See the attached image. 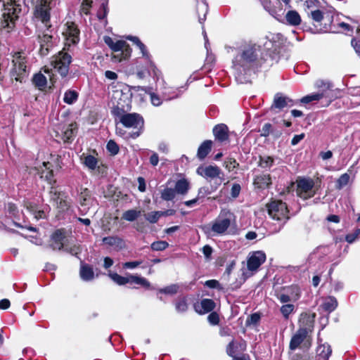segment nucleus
I'll return each mask as SVG.
<instances>
[{
  "label": "nucleus",
  "mask_w": 360,
  "mask_h": 360,
  "mask_svg": "<svg viewBox=\"0 0 360 360\" xmlns=\"http://www.w3.org/2000/svg\"><path fill=\"white\" fill-rule=\"evenodd\" d=\"M226 49L229 53L234 52L231 68L236 82L239 84L250 82L263 64L261 46L252 41L243 40Z\"/></svg>",
  "instance_id": "nucleus-1"
},
{
  "label": "nucleus",
  "mask_w": 360,
  "mask_h": 360,
  "mask_svg": "<svg viewBox=\"0 0 360 360\" xmlns=\"http://www.w3.org/2000/svg\"><path fill=\"white\" fill-rule=\"evenodd\" d=\"M266 210L269 217L278 221V226H275L272 233L279 232L289 219V211L286 203L281 200H272L266 204Z\"/></svg>",
  "instance_id": "nucleus-2"
},
{
  "label": "nucleus",
  "mask_w": 360,
  "mask_h": 360,
  "mask_svg": "<svg viewBox=\"0 0 360 360\" xmlns=\"http://www.w3.org/2000/svg\"><path fill=\"white\" fill-rule=\"evenodd\" d=\"M266 39L264 46L269 52L270 65H272L279 61L281 50L285 43V39L281 33H269L266 36Z\"/></svg>",
  "instance_id": "nucleus-3"
},
{
  "label": "nucleus",
  "mask_w": 360,
  "mask_h": 360,
  "mask_svg": "<svg viewBox=\"0 0 360 360\" xmlns=\"http://www.w3.org/2000/svg\"><path fill=\"white\" fill-rule=\"evenodd\" d=\"M120 123L126 128H133L136 131L129 132L127 138L136 139L143 132L144 127L143 117L139 113H127L120 119Z\"/></svg>",
  "instance_id": "nucleus-4"
},
{
  "label": "nucleus",
  "mask_w": 360,
  "mask_h": 360,
  "mask_svg": "<svg viewBox=\"0 0 360 360\" xmlns=\"http://www.w3.org/2000/svg\"><path fill=\"white\" fill-rule=\"evenodd\" d=\"M235 216L230 210L223 209L219 216L213 221L211 226V231L215 235H224L230 227L231 221L234 220Z\"/></svg>",
  "instance_id": "nucleus-5"
},
{
  "label": "nucleus",
  "mask_w": 360,
  "mask_h": 360,
  "mask_svg": "<svg viewBox=\"0 0 360 360\" xmlns=\"http://www.w3.org/2000/svg\"><path fill=\"white\" fill-rule=\"evenodd\" d=\"M307 323L305 325L300 326L298 330L291 337L289 349L295 351L307 340L309 333L313 328V320L309 316H306Z\"/></svg>",
  "instance_id": "nucleus-6"
},
{
  "label": "nucleus",
  "mask_w": 360,
  "mask_h": 360,
  "mask_svg": "<svg viewBox=\"0 0 360 360\" xmlns=\"http://www.w3.org/2000/svg\"><path fill=\"white\" fill-rule=\"evenodd\" d=\"M72 63V56L63 51H60L53 56L51 64L62 77H65L69 72L70 65Z\"/></svg>",
  "instance_id": "nucleus-7"
},
{
  "label": "nucleus",
  "mask_w": 360,
  "mask_h": 360,
  "mask_svg": "<svg viewBox=\"0 0 360 360\" xmlns=\"http://www.w3.org/2000/svg\"><path fill=\"white\" fill-rule=\"evenodd\" d=\"M319 89V94L321 95V99L326 98V105H328L333 100L338 98L340 91L338 89H333V84L328 81L318 80L315 84Z\"/></svg>",
  "instance_id": "nucleus-8"
},
{
  "label": "nucleus",
  "mask_w": 360,
  "mask_h": 360,
  "mask_svg": "<svg viewBox=\"0 0 360 360\" xmlns=\"http://www.w3.org/2000/svg\"><path fill=\"white\" fill-rule=\"evenodd\" d=\"M112 51L115 52L112 58L115 62H121L129 58L131 53V49L126 41L117 40L113 44Z\"/></svg>",
  "instance_id": "nucleus-9"
},
{
  "label": "nucleus",
  "mask_w": 360,
  "mask_h": 360,
  "mask_svg": "<svg viewBox=\"0 0 360 360\" xmlns=\"http://www.w3.org/2000/svg\"><path fill=\"white\" fill-rule=\"evenodd\" d=\"M300 296V287L297 285H292L284 287L282 292L278 295L277 298L281 303H288L297 301Z\"/></svg>",
  "instance_id": "nucleus-10"
},
{
  "label": "nucleus",
  "mask_w": 360,
  "mask_h": 360,
  "mask_svg": "<svg viewBox=\"0 0 360 360\" xmlns=\"http://www.w3.org/2000/svg\"><path fill=\"white\" fill-rule=\"evenodd\" d=\"M51 7L46 1L41 0L35 7L34 16L49 29L50 25Z\"/></svg>",
  "instance_id": "nucleus-11"
},
{
  "label": "nucleus",
  "mask_w": 360,
  "mask_h": 360,
  "mask_svg": "<svg viewBox=\"0 0 360 360\" xmlns=\"http://www.w3.org/2000/svg\"><path fill=\"white\" fill-rule=\"evenodd\" d=\"M13 68L11 70V77L20 83H22L27 77V66L24 58L18 57L13 60Z\"/></svg>",
  "instance_id": "nucleus-12"
},
{
  "label": "nucleus",
  "mask_w": 360,
  "mask_h": 360,
  "mask_svg": "<svg viewBox=\"0 0 360 360\" xmlns=\"http://www.w3.org/2000/svg\"><path fill=\"white\" fill-rule=\"evenodd\" d=\"M314 187V181L309 178H302L297 181V193L298 195L303 199L312 198L315 195L313 191Z\"/></svg>",
  "instance_id": "nucleus-13"
},
{
  "label": "nucleus",
  "mask_w": 360,
  "mask_h": 360,
  "mask_svg": "<svg viewBox=\"0 0 360 360\" xmlns=\"http://www.w3.org/2000/svg\"><path fill=\"white\" fill-rule=\"evenodd\" d=\"M138 48L140 49L141 53L142 54L143 58L145 60L146 63H148V72L150 74V70L153 72V79L155 80H159L162 77L161 71L156 67L153 61L152 60L151 55L147 50L146 46L142 42L138 45Z\"/></svg>",
  "instance_id": "nucleus-14"
},
{
  "label": "nucleus",
  "mask_w": 360,
  "mask_h": 360,
  "mask_svg": "<svg viewBox=\"0 0 360 360\" xmlns=\"http://www.w3.org/2000/svg\"><path fill=\"white\" fill-rule=\"evenodd\" d=\"M67 28L64 32L66 39V44L68 46L75 45L79 41L80 31L75 22H67Z\"/></svg>",
  "instance_id": "nucleus-15"
},
{
  "label": "nucleus",
  "mask_w": 360,
  "mask_h": 360,
  "mask_svg": "<svg viewBox=\"0 0 360 360\" xmlns=\"http://www.w3.org/2000/svg\"><path fill=\"white\" fill-rule=\"evenodd\" d=\"M297 103V101L292 100L281 93H277L274 96V102L271 108L272 109L276 108L281 110L284 108H291Z\"/></svg>",
  "instance_id": "nucleus-16"
},
{
  "label": "nucleus",
  "mask_w": 360,
  "mask_h": 360,
  "mask_svg": "<svg viewBox=\"0 0 360 360\" xmlns=\"http://www.w3.org/2000/svg\"><path fill=\"white\" fill-rule=\"evenodd\" d=\"M197 174L207 181H210L214 178H220V175L223 174L221 169L217 166L208 165L205 167H198Z\"/></svg>",
  "instance_id": "nucleus-17"
},
{
  "label": "nucleus",
  "mask_w": 360,
  "mask_h": 360,
  "mask_svg": "<svg viewBox=\"0 0 360 360\" xmlns=\"http://www.w3.org/2000/svg\"><path fill=\"white\" fill-rule=\"evenodd\" d=\"M266 260V255L263 251H256L248 259V269L250 271L257 270Z\"/></svg>",
  "instance_id": "nucleus-18"
},
{
  "label": "nucleus",
  "mask_w": 360,
  "mask_h": 360,
  "mask_svg": "<svg viewBox=\"0 0 360 360\" xmlns=\"http://www.w3.org/2000/svg\"><path fill=\"white\" fill-rule=\"evenodd\" d=\"M38 41L40 44L39 54L45 56L49 54L50 49L53 47V37L49 34H43L38 36Z\"/></svg>",
  "instance_id": "nucleus-19"
},
{
  "label": "nucleus",
  "mask_w": 360,
  "mask_h": 360,
  "mask_svg": "<svg viewBox=\"0 0 360 360\" xmlns=\"http://www.w3.org/2000/svg\"><path fill=\"white\" fill-rule=\"evenodd\" d=\"M212 132L215 140L219 142H224L229 140V129L224 124H219L214 126Z\"/></svg>",
  "instance_id": "nucleus-20"
},
{
  "label": "nucleus",
  "mask_w": 360,
  "mask_h": 360,
  "mask_svg": "<svg viewBox=\"0 0 360 360\" xmlns=\"http://www.w3.org/2000/svg\"><path fill=\"white\" fill-rule=\"evenodd\" d=\"M65 232L62 229L55 231L51 235V248L56 250H61L63 248V240L65 239Z\"/></svg>",
  "instance_id": "nucleus-21"
},
{
  "label": "nucleus",
  "mask_w": 360,
  "mask_h": 360,
  "mask_svg": "<svg viewBox=\"0 0 360 360\" xmlns=\"http://www.w3.org/2000/svg\"><path fill=\"white\" fill-rule=\"evenodd\" d=\"M103 243L115 250L119 251L125 248L124 240L118 236H106L102 239Z\"/></svg>",
  "instance_id": "nucleus-22"
},
{
  "label": "nucleus",
  "mask_w": 360,
  "mask_h": 360,
  "mask_svg": "<svg viewBox=\"0 0 360 360\" xmlns=\"http://www.w3.org/2000/svg\"><path fill=\"white\" fill-rule=\"evenodd\" d=\"M215 306V302L212 300L205 298L200 301V305L195 306V309L198 313L202 314L212 311Z\"/></svg>",
  "instance_id": "nucleus-23"
},
{
  "label": "nucleus",
  "mask_w": 360,
  "mask_h": 360,
  "mask_svg": "<svg viewBox=\"0 0 360 360\" xmlns=\"http://www.w3.org/2000/svg\"><path fill=\"white\" fill-rule=\"evenodd\" d=\"M79 275L82 281H90L94 278V271L93 268L83 261H81Z\"/></svg>",
  "instance_id": "nucleus-24"
},
{
  "label": "nucleus",
  "mask_w": 360,
  "mask_h": 360,
  "mask_svg": "<svg viewBox=\"0 0 360 360\" xmlns=\"http://www.w3.org/2000/svg\"><path fill=\"white\" fill-rule=\"evenodd\" d=\"M51 163L49 162H44L41 169V178L46 181L50 185H54L56 180L53 179V171L50 169Z\"/></svg>",
  "instance_id": "nucleus-25"
},
{
  "label": "nucleus",
  "mask_w": 360,
  "mask_h": 360,
  "mask_svg": "<svg viewBox=\"0 0 360 360\" xmlns=\"http://www.w3.org/2000/svg\"><path fill=\"white\" fill-rule=\"evenodd\" d=\"M253 184L258 188H264L271 184V176L269 174H261L255 176Z\"/></svg>",
  "instance_id": "nucleus-26"
},
{
  "label": "nucleus",
  "mask_w": 360,
  "mask_h": 360,
  "mask_svg": "<svg viewBox=\"0 0 360 360\" xmlns=\"http://www.w3.org/2000/svg\"><path fill=\"white\" fill-rule=\"evenodd\" d=\"M316 353V360H328L332 354L331 347L328 343L321 345L317 347Z\"/></svg>",
  "instance_id": "nucleus-27"
},
{
  "label": "nucleus",
  "mask_w": 360,
  "mask_h": 360,
  "mask_svg": "<svg viewBox=\"0 0 360 360\" xmlns=\"http://www.w3.org/2000/svg\"><path fill=\"white\" fill-rule=\"evenodd\" d=\"M212 146V141L211 140L204 141L198 149V158L200 160H204L211 151Z\"/></svg>",
  "instance_id": "nucleus-28"
},
{
  "label": "nucleus",
  "mask_w": 360,
  "mask_h": 360,
  "mask_svg": "<svg viewBox=\"0 0 360 360\" xmlns=\"http://www.w3.org/2000/svg\"><path fill=\"white\" fill-rule=\"evenodd\" d=\"M174 190L176 194L186 195L190 189V183L186 179H179L175 182Z\"/></svg>",
  "instance_id": "nucleus-29"
},
{
  "label": "nucleus",
  "mask_w": 360,
  "mask_h": 360,
  "mask_svg": "<svg viewBox=\"0 0 360 360\" xmlns=\"http://www.w3.org/2000/svg\"><path fill=\"white\" fill-rule=\"evenodd\" d=\"M172 184L171 181L167 182L165 188L161 191V198L165 201L173 200L176 197V192L174 188L169 186Z\"/></svg>",
  "instance_id": "nucleus-30"
},
{
  "label": "nucleus",
  "mask_w": 360,
  "mask_h": 360,
  "mask_svg": "<svg viewBox=\"0 0 360 360\" xmlns=\"http://www.w3.org/2000/svg\"><path fill=\"white\" fill-rule=\"evenodd\" d=\"M338 307V301L337 299L333 296H329L324 299L321 307L322 309L328 312L331 313L335 311Z\"/></svg>",
  "instance_id": "nucleus-31"
},
{
  "label": "nucleus",
  "mask_w": 360,
  "mask_h": 360,
  "mask_svg": "<svg viewBox=\"0 0 360 360\" xmlns=\"http://www.w3.org/2000/svg\"><path fill=\"white\" fill-rule=\"evenodd\" d=\"M77 131L76 123L69 124L63 131V139L65 142L70 143L75 136Z\"/></svg>",
  "instance_id": "nucleus-32"
},
{
  "label": "nucleus",
  "mask_w": 360,
  "mask_h": 360,
  "mask_svg": "<svg viewBox=\"0 0 360 360\" xmlns=\"http://www.w3.org/2000/svg\"><path fill=\"white\" fill-rule=\"evenodd\" d=\"M285 20L288 25L297 26L301 23V17L300 14L294 10L288 11L285 15Z\"/></svg>",
  "instance_id": "nucleus-33"
},
{
  "label": "nucleus",
  "mask_w": 360,
  "mask_h": 360,
  "mask_svg": "<svg viewBox=\"0 0 360 360\" xmlns=\"http://www.w3.org/2000/svg\"><path fill=\"white\" fill-rule=\"evenodd\" d=\"M82 164L89 170H94L98 165V159L91 155L82 154L81 156Z\"/></svg>",
  "instance_id": "nucleus-34"
},
{
  "label": "nucleus",
  "mask_w": 360,
  "mask_h": 360,
  "mask_svg": "<svg viewBox=\"0 0 360 360\" xmlns=\"http://www.w3.org/2000/svg\"><path fill=\"white\" fill-rule=\"evenodd\" d=\"M3 18L4 20V27L8 30L13 29L15 25V20L17 18V16L15 15L14 12H11V9H9L7 12H4L3 13Z\"/></svg>",
  "instance_id": "nucleus-35"
},
{
  "label": "nucleus",
  "mask_w": 360,
  "mask_h": 360,
  "mask_svg": "<svg viewBox=\"0 0 360 360\" xmlns=\"http://www.w3.org/2000/svg\"><path fill=\"white\" fill-rule=\"evenodd\" d=\"M32 81L33 84L40 90L45 88L47 84L46 77L41 72L34 74Z\"/></svg>",
  "instance_id": "nucleus-36"
},
{
  "label": "nucleus",
  "mask_w": 360,
  "mask_h": 360,
  "mask_svg": "<svg viewBox=\"0 0 360 360\" xmlns=\"http://www.w3.org/2000/svg\"><path fill=\"white\" fill-rule=\"evenodd\" d=\"M175 309L179 313L186 312L188 309V300L186 297H179L174 302Z\"/></svg>",
  "instance_id": "nucleus-37"
},
{
  "label": "nucleus",
  "mask_w": 360,
  "mask_h": 360,
  "mask_svg": "<svg viewBox=\"0 0 360 360\" xmlns=\"http://www.w3.org/2000/svg\"><path fill=\"white\" fill-rule=\"evenodd\" d=\"M78 97L79 94L76 91L69 89L65 92L63 101L68 105H72L77 101Z\"/></svg>",
  "instance_id": "nucleus-38"
},
{
  "label": "nucleus",
  "mask_w": 360,
  "mask_h": 360,
  "mask_svg": "<svg viewBox=\"0 0 360 360\" xmlns=\"http://www.w3.org/2000/svg\"><path fill=\"white\" fill-rule=\"evenodd\" d=\"M129 283H136L145 288H149L150 286L149 281L146 278L134 275L129 276Z\"/></svg>",
  "instance_id": "nucleus-39"
},
{
  "label": "nucleus",
  "mask_w": 360,
  "mask_h": 360,
  "mask_svg": "<svg viewBox=\"0 0 360 360\" xmlns=\"http://www.w3.org/2000/svg\"><path fill=\"white\" fill-rule=\"evenodd\" d=\"M274 162V160L272 157L268 155H260L259 157L258 165L265 169H270Z\"/></svg>",
  "instance_id": "nucleus-40"
},
{
  "label": "nucleus",
  "mask_w": 360,
  "mask_h": 360,
  "mask_svg": "<svg viewBox=\"0 0 360 360\" xmlns=\"http://www.w3.org/2000/svg\"><path fill=\"white\" fill-rule=\"evenodd\" d=\"M280 308V311L285 319L288 320L290 314L293 313L295 309V307L293 304L285 303Z\"/></svg>",
  "instance_id": "nucleus-41"
},
{
  "label": "nucleus",
  "mask_w": 360,
  "mask_h": 360,
  "mask_svg": "<svg viewBox=\"0 0 360 360\" xmlns=\"http://www.w3.org/2000/svg\"><path fill=\"white\" fill-rule=\"evenodd\" d=\"M101 6L97 12V17L99 20H103L106 18L108 13V0H101Z\"/></svg>",
  "instance_id": "nucleus-42"
},
{
  "label": "nucleus",
  "mask_w": 360,
  "mask_h": 360,
  "mask_svg": "<svg viewBox=\"0 0 360 360\" xmlns=\"http://www.w3.org/2000/svg\"><path fill=\"white\" fill-rule=\"evenodd\" d=\"M141 214V211L136 210H129L122 214V219L128 221H135Z\"/></svg>",
  "instance_id": "nucleus-43"
},
{
  "label": "nucleus",
  "mask_w": 360,
  "mask_h": 360,
  "mask_svg": "<svg viewBox=\"0 0 360 360\" xmlns=\"http://www.w3.org/2000/svg\"><path fill=\"white\" fill-rule=\"evenodd\" d=\"M109 276L115 283L120 285L129 283V276H122L117 273H110Z\"/></svg>",
  "instance_id": "nucleus-44"
},
{
  "label": "nucleus",
  "mask_w": 360,
  "mask_h": 360,
  "mask_svg": "<svg viewBox=\"0 0 360 360\" xmlns=\"http://www.w3.org/2000/svg\"><path fill=\"white\" fill-rule=\"evenodd\" d=\"M321 99V95L319 94V91L314 94H311L302 97L300 100L297 101L298 103L304 104L309 103L312 101H319Z\"/></svg>",
  "instance_id": "nucleus-45"
},
{
  "label": "nucleus",
  "mask_w": 360,
  "mask_h": 360,
  "mask_svg": "<svg viewBox=\"0 0 360 360\" xmlns=\"http://www.w3.org/2000/svg\"><path fill=\"white\" fill-rule=\"evenodd\" d=\"M112 115L117 119H119L120 122V119L122 117L127 114L125 112L124 108L120 103H117L116 106H114L111 110Z\"/></svg>",
  "instance_id": "nucleus-46"
},
{
  "label": "nucleus",
  "mask_w": 360,
  "mask_h": 360,
  "mask_svg": "<svg viewBox=\"0 0 360 360\" xmlns=\"http://www.w3.org/2000/svg\"><path fill=\"white\" fill-rule=\"evenodd\" d=\"M169 247V243L165 240H158L151 243L150 248L153 251H162Z\"/></svg>",
  "instance_id": "nucleus-47"
},
{
  "label": "nucleus",
  "mask_w": 360,
  "mask_h": 360,
  "mask_svg": "<svg viewBox=\"0 0 360 360\" xmlns=\"http://www.w3.org/2000/svg\"><path fill=\"white\" fill-rule=\"evenodd\" d=\"M350 176L347 173L342 174L336 181V188L338 189H342L346 186L349 181Z\"/></svg>",
  "instance_id": "nucleus-48"
},
{
  "label": "nucleus",
  "mask_w": 360,
  "mask_h": 360,
  "mask_svg": "<svg viewBox=\"0 0 360 360\" xmlns=\"http://www.w3.org/2000/svg\"><path fill=\"white\" fill-rule=\"evenodd\" d=\"M261 319V316L259 313H253L249 316H248L246 321H245V326H256L259 323V321Z\"/></svg>",
  "instance_id": "nucleus-49"
},
{
  "label": "nucleus",
  "mask_w": 360,
  "mask_h": 360,
  "mask_svg": "<svg viewBox=\"0 0 360 360\" xmlns=\"http://www.w3.org/2000/svg\"><path fill=\"white\" fill-rule=\"evenodd\" d=\"M224 165L226 169L231 172L237 168L239 166V164L237 162L235 158L229 157L226 158Z\"/></svg>",
  "instance_id": "nucleus-50"
},
{
  "label": "nucleus",
  "mask_w": 360,
  "mask_h": 360,
  "mask_svg": "<svg viewBox=\"0 0 360 360\" xmlns=\"http://www.w3.org/2000/svg\"><path fill=\"white\" fill-rule=\"evenodd\" d=\"M106 148L111 155H115L119 153L120 148L117 143L113 140H110L107 143Z\"/></svg>",
  "instance_id": "nucleus-51"
},
{
  "label": "nucleus",
  "mask_w": 360,
  "mask_h": 360,
  "mask_svg": "<svg viewBox=\"0 0 360 360\" xmlns=\"http://www.w3.org/2000/svg\"><path fill=\"white\" fill-rule=\"evenodd\" d=\"M360 236V226H358L352 233L345 236V240L349 243H354Z\"/></svg>",
  "instance_id": "nucleus-52"
},
{
  "label": "nucleus",
  "mask_w": 360,
  "mask_h": 360,
  "mask_svg": "<svg viewBox=\"0 0 360 360\" xmlns=\"http://www.w3.org/2000/svg\"><path fill=\"white\" fill-rule=\"evenodd\" d=\"M92 3V0H82L80 12L84 15L89 14Z\"/></svg>",
  "instance_id": "nucleus-53"
},
{
  "label": "nucleus",
  "mask_w": 360,
  "mask_h": 360,
  "mask_svg": "<svg viewBox=\"0 0 360 360\" xmlns=\"http://www.w3.org/2000/svg\"><path fill=\"white\" fill-rule=\"evenodd\" d=\"M179 288V287L177 284H172L162 289H160V292L166 295H174L177 293Z\"/></svg>",
  "instance_id": "nucleus-54"
},
{
  "label": "nucleus",
  "mask_w": 360,
  "mask_h": 360,
  "mask_svg": "<svg viewBox=\"0 0 360 360\" xmlns=\"http://www.w3.org/2000/svg\"><path fill=\"white\" fill-rule=\"evenodd\" d=\"M145 218L150 223L155 224L160 218V214L159 211L151 212H149L147 214H146Z\"/></svg>",
  "instance_id": "nucleus-55"
},
{
  "label": "nucleus",
  "mask_w": 360,
  "mask_h": 360,
  "mask_svg": "<svg viewBox=\"0 0 360 360\" xmlns=\"http://www.w3.org/2000/svg\"><path fill=\"white\" fill-rule=\"evenodd\" d=\"M205 285L209 288L217 289L218 290H222L224 289L221 283L218 281L214 279L208 280L205 281Z\"/></svg>",
  "instance_id": "nucleus-56"
},
{
  "label": "nucleus",
  "mask_w": 360,
  "mask_h": 360,
  "mask_svg": "<svg viewBox=\"0 0 360 360\" xmlns=\"http://www.w3.org/2000/svg\"><path fill=\"white\" fill-rule=\"evenodd\" d=\"M151 103L154 106H160L162 103V98L153 92H148Z\"/></svg>",
  "instance_id": "nucleus-57"
},
{
  "label": "nucleus",
  "mask_w": 360,
  "mask_h": 360,
  "mask_svg": "<svg viewBox=\"0 0 360 360\" xmlns=\"http://www.w3.org/2000/svg\"><path fill=\"white\" fill-rule=\"evenodd\" d=\"M212 191L210 190L207 186H202L198 189V198L200 200L202 198H205L207 195L211 194Z\"/></svg>",
  "instance_id": "nucleus-58"
},
{
  "label": "nucleus",
  "mask_w": 360,
  "mask_h": 360,
  "mask_svg": "<svg viewBox=\"0 0 360 360\" xmlns=\"http://www.w3.org/2000/svg\"><path fill=\"white\" fill-rule=\"evenodd\" d=\"M50 198L51 200L56 202V201H58L60 198V193L58 192L56 188L53 186V185H51L50 191H49Z\"/></svg>",
  "instance_id": "nucleus-59"
},
{
  "label": "nucleus",
  "mask_w": 360,
  "mask_h": 360,
  "mask_svg": "<svg viewBox=\"0 0 360 360\" xmlns=\"http://www.w3.org/2000/svg\"><path fill=\"white\" fill-rule=\"evenodd\" d=\"M311 17L315 22H320L323 18V12L319 9L311 12Z\"/></svg>",
  "instance_id": "nucleus-60"
},
{
  "label": "nucleus",
  "mask_w": 360,
  "mask_h": 360,
  "mask_svg": "<svg viewBox=\"0 0 360 360\" xmlns=\"http://www.w3.org/2000/svg\"><path fill=\"white\" fill-rule=\"evenodd\" d=\"M241 191V186L239 184L234 183L232 185L231 189V195L232 198H236L239 196L240 193Z\"/></svg>",
  "instance_id": "nucleus-61"
},
{
  "label": "nucleus",
  "mask_w": 360,
  "mask_h": 360,
  "mask_svg": "<svg viewBox=\"0 0 360 360\" xmlns=\"http://www.w3.org/2000/svg\"><path fill=\"white\" fill-rule=\"evenodd\" d=\"M272 130V125L270 123H266L264 124L261 129L260 135L262 136L266 137L271 134Z\"/></svg>",
  "instance_id": "nucleus-62"
},
{
  "label": "nucleus",
  "mask_w": 360,
  "mask_h": 360,
  "mask_svg": "<svg viewBox=\"0 0 360 360\" xmlns=\"http://www.w3.org/2000/svg\"><path fill=\"white\" fill-rule=\"evenodd\" d=\"M56 205L57 206V208L60 210V211L63 212L68 209L69 205L68 202L60 198L58 201H56Z\"/></svg>",
  "instance_id": "nucleus-63"
},
{
  "label": "nucleus",
  "mask_w": 360,
  "mask_h": 360,
  "mask_svg": "<svg viewBox=\"0 0 360 360\" xmlns=\"http://www.w3.org/2000/svg\"><path fill=\"white\" fill-rule=\"evenodd\" d=\"M207 320L210 324L217 325L219 322V317L216 312H212L208 315Z\"/></svg>",
  "instance_id": "nucleus-64"
}]
</instances>
